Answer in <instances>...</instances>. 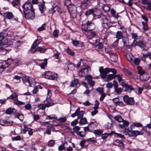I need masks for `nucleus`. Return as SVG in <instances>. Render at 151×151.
Segmentation results:
<instances>
[{"instance_id": "f257e3e1", "label": "nucleus", "mask_w": 151, "mask_h": 151, "mask_svg": "<svg viewBox=\"0 0 151 151\" xmlns=\"http://www.w3.org/2000/svg\"><path fill=\"white\" fill-rule=\"evenodd\" d=\"M99 71L101 78L103 79H106L105 81H109L114 78L115 74L117 73L116 70L114 68H106L104 69L102 67L100 68Z\"/></svg>"}, {"instance_id": "f03ea898", "label": "nucleus", "mask_w": 151, "mask_h": 151, "mask_svg": "<svg viewBox=\"0 0 151 151\" xmlns=\"http://www.w3.org/2000/svg\"><path fill=\"white\" fill-rule=\"evenodd\" d=\"M82 29L85 32L92 31L95 28L94 24L91 21H88L86 24H82L81 25Z\"/></svg>"}, {"instance_id": "7ed1b4c3", "label": "nucleus", "mask_w": 151, "mask_h": 151, "mask_svg": "<svg viewBox=\"0 0 151 151\" xmlns=\"http://www.w3.org/2000/svg\"><path fill=\"white\" fill-rule=\"evenodd\" d=\"M114 119L115 121L121 123L119 125V127L121 128H123L125 126H127L129 125V122L127 121L124 120L120 116L117 115L116 116L114 117Z\"/></svg>"}, {"instance_id": "20e7f679", "label": "nucleus", "mask_w": 151, "mask_h": 151, "mask_svg": "<svg viewBox=\"0 0 151 151\" xmlns=\"http://www.w3.org/2000/svg\"><path fill=\"white\" fill-rule=\"evenodd\" d=\"M44 76L47 79L53 80L57 77L58 75L51 71H47L45 72Z\"/></svg>"}, {"instance_id": "39448f33", "label": "nucleus", "mask_w": 151, "mask_h": 151, "mask_svg": "<svg viewBox=\"0 0 151 151\" xmlns=\"http://www.w3.org/2000/svg\"><path fill=\"white\" fill-rule=\"evenodd\" d=\"M22 81L26 85L29 86H30L31 84L35 82V79L27 76L23 77Z\"/></svg>"}, {"instance_id": "423d86ee", "label": "nucleus", "mask_w": 151, "mask_h": 151, "mask_svg": "<svg viewBox=\"0 0 151 151\" xmlns=\"http://www.w3.org/2000/svg\"><path fill=\"white\" fill-rule=\"evenodd\" d=\"M128 35V33L127 31H126L125 29L123 30V31H118L116 33V37L118 40L120 39H124V38L125 37H127Z\"/></svg>"}, {"instance_id": "0eeeda50", "label": "nucleus", "mask_w": 151, "mask_h": 151, "mask_svg": "<svg viewBox=\"0 0 151 151\" xmlns=\"http://www.w3.org/2000/svg\"><path fill=\"white\" fill-rule=\"evenodd\" d=\"M51 95L52 94L50 90L49 89H47V94L46 99L47 103L45 104L46 105V106H47V107L51 106L54 104L53 103V101L50 98Z\"/></svg>"}, {"instance_id": "6e6552de", "label": "nucleus", "mask_w": 151, "mask_h": 151, "mask_svg": "<svg viewBox=\"0 0 151 151\" xmlns=\"http://www.w3.org/2000/svg\"><path fill=\"white\" fill-rule=\"evenodd\" d=\"M132 45L133 46L138 45L143 50H145L146 43L145 42H144L142 40H139L138 41H137V40L136 41L135 40L133 41Z\"/></svg>"}, {"instance_id": "1a4fd4ad", "label": "nucleus", "mask_w": 151, "mask_h": 151, "mask_svg": "<svg viewBox=\"0 0 151 151\" xmlns=\"http://www.w3.org/2000/svg\"><path fill=\"white\" fill-rule=\"evenodd\" d=\"M22 8L23 12L34 10L33 7V5L30 2H26L22 6Z\"/></svg>"}, {"instance_id": "9d476101", "label": "nucleus", "mask_w": 151, "mask_h": 151, "mask_svg": "<svg viewBox=\"0 0 151 151\" xmlns=\"http://www.w3.org/2000/svg\"><path fill=\"white\" fill-rule=\"evenodd\" d=\"M25 18L27 19H32L35 17L34 10L24 12Z\"/></svg>"}, {"instance_id": "9b49d317", "label": "nucleus", "mask_w": 151, "mask_h": 151, "mask_svg": "<svg viewBox=\"0 0 151 151\" xmlns=\"http://www.w3.org/2000/svg\"><path fill=\"white\" fill-rule=\"evenodd\" d=\"M98 10V9L96 7L93 8L86 11L85 13V15L86 16H88L91 14H92L94 17H95L96 16L95 13Z\"/></svg>"}, {"instance_id": "f8f14e48", "label": "nucleus", "mask_w": 151, "mask_h": 151, "mask_svg": "<svg viewBox=\"0 0 151 151\" xmlns=\"http://www.w3.org/2000/svg\"><path fill=\"white\" fill-rule=\"evenodd\" d=\"M4 17L7 19H12L16 22L18 21L17 18H15L14 16L11 12H6L4 13Z\"/></svg>"}, {"instance_id": "ddd939ff", "label": "nucleus", "mask_w": 151, "mask_h": 151, "mask_svg": "<svg viewBox=\"0 0 151 151\" xmlns=\"http://www.w3.org/2000/svg\"><path fill=\"white\" fill-rule=\"evenodd\" d=\"M124 101L127 104L133 105L134 103V101L133 98L129 97L127 95L124 96L123 98Z\"/></svg>"}, {"instance_id": "4468645a", "label": "nucleus", "mask_w": 151, "mask_h": 151, "mask_svg": "<svg viewBox=\"0 0 151 151\" xmlns=\"http://www.w3.org/2000/svg\"><path fill=\"white\" fill-rule=\"evenodd\" d=\"M101 18L102 27L104 28L108 29L110 26L108 23V20L106 17L104 15Z\"/></svg>"}, {"instance_id": "2eb2a0df", "label": "nucleus", "mask_w": 151, "mask_h": 151, "mask_svg": "<svg viewBox=\"0 0 151 151\" xmlns=\"http://www.w3.org/2000/svg\"><path fill=\"white\" fill-rule=\"evenodd\" d=\"M97 33L96 31H88L86 34L87 38L89 39H91L97 36Z\"/></svg>"}, {"instance_id": "dca6fc26", "label": "nucleus", "mask_w": 151, "mask_h": 151, "mask_svg": "<svg viewBox=\"0 0 151 151\" xmlns=\"http://www.w3.org/2000/svg\"><path fill=\"white\" fill-rule=\"evenodd\" d=\"M142 4L147 6V9L151 11V0H141Z\"/></svg>"}, {"instance_id": "f3484780", "label": "nucleus", "mask_w": 151, "mask_h": 151, "mask_svg": "<svg viewBox=\"0 0 151 151\" xmlns=\"http://www.w3.org/2000/svg\"><path fill=\"white\" fill-rule=\"evenodd\" d=\"M71 2L70 0H65V1L64 4L66 5L70 11H72L73 9H72L71 7H74V9H75V7L74 5H70Z\"/></svg>"}, {"instance_id": "a211bd4d", "label": "nucleus", "mask_w": 151, "mask_h": 151, "mask_svg": "<svg viewBox=\"0 0 151 151\" xmlns=\"http://www.w3.org/2000/svg\"><path fill=\"white\" fill-rule=\"evenodd\" d=\"M8 33L6 30H3L0 33V42L5 39L8 35Z\"/></svg>"}, {"instance_id": "6ab92c4d", "label": "nucleus", "mask_w": 151, "mask_h": 151, "mask_svg": "<svg viewBox=\"0 0 151 151\" xmlns=\"http://www.w3.org/2000/svg\"><path fill=\"white\" fill-rule=\"evenodd\" d=\"M114 145L119 146L120 147V149H122L124 148V145L123 142L118 139H116L115 141Z\"/></svg>"}, {"instance_id": "aec40b11", "label": "nucleus", "mask_w": 151, "mask_h": 151, "mask_svg": "<svg viewBox=\"0 0 151 151\" xmlns=\"http://www.w3.org/2000/svg\"><path fill=\"white\" fill-rule=\"evenodd\" d=\"M45 4V2L43 1L42 3H40L39 4V9L42 13H43L46 10V6Z\"/></svg>"}, {"instance_id": "412c9836", "label": "nucleus", "mask_w": 151, "mask_h": 151, "mask_svg": "<svg viewBox=\"0 0 151 151\" xmlns=\"http://www.w3.org/2000/svg\"><path fill=\"white\" fill-rule=\"evenodd\" d=\"M12 122L2 119L0 120V124L2 126H10Z\"/></svg>"}, {"instance_id": "4be33fe9", "label": "nucleus", "mask_w": 151, "mask_h": 151, "mask_svg": "<svg viewBox=\"0 0 151 151\" xmlns=\"http://www.w3.org/2000/svg\"><path fill=\"white\" fill-rule=\"evenodd\" d=\"M98 124V123L96 122H91L88 124V126H89L90 128V130H92L96 128Z\"/></svg>"}, {"instance_id": "5701e85b", "label": "nucleus", "mask_w": 151, "mask_h": 151, "mask_svg": "<svg viewBox=\"0 0 151 151\" xmlns=\"http://www.w3.org/2000/svg\"><path fill=\"white\" fill-rule=\"evenodd\" d=\"M79 81L78 79L75 78L71 82L70 86L71 87H76Z\"/></svg>"}, {"instance_id": "b1692460", "label": "nucleus", "mask_w": 151, "mask_h": 151, "mask_svg": "<svg viewBox=\"0 0 151 151\" xmlns=\"http://www.w3.org/2000/svg\"><path fill=\"white\" fill-rule=\"evenodd\" d=\"M72 43L74 46H82L83 45V43L81 42H80L79 41L77 40H72Z\"/></svg>"}, {"instance_id": "393cba45", "label": "nucleus", "mask_w": 151, "mask_h": 151, "mask_svg": "<svg viewBox=\"0 0 151 151\" xmlns=\"http://www.w3.org/2000/svg\"><path fill=\"white\" fill-rule=\"evenodd\" d=\"M15 62L14 61L11 59H8L6 61L5 63H3L5 65H6L7 67L9 65H11V64H14Z\"/></svg>"}, {"instance_id": "a878e982", "label": "nucleus", "mask_w": 151, "mask_h": 151, "mask_svg": "<svg viewBox=\"0 0 151 151\" xmlns=\"http://www.w3.org/2000/svg\"><path fill=\"white\" fill-rule=\"evenodd\" d=\"M11 42L8 41V39H5L4 41L2 40L0 43L5 47H7L10 45Z\"/></svg>"}, {"instance_id": "bb28decb", "label": "nucleus", "mask_w": 151, "mask_h": 151, "mask_svg": "<svg viewBox=\"0 0 151 151\" xmlns=\"http://www.w3.org/2000/svg\"><path fill=\"white\" fill-rule=\"evenodd\" d=\"M93 132L96 136H100L103 134V130L102 129H97L94 130Z\"/></svg>"}, {"instance_id": "cd10ccee", "label": "nucleus", "mask_w": 151, "mask_h": 151, "mask_svg": "<svg viewBox=\"0 0 151 151\" xmlns=\"http://www.w3.org/2000/svg\"><path fill=\"white\" fill-rule=\"evenodd\" d=\"M47 49L45 47H37V50L36 51H39L41 53H43L46 51Z\"/></svg>"}, {"instance_id": "c85d7f7f", "label": "nucleus", "mask_w": 151, "mask_h": 151, "mask_svg": "<svg viewBox=\"0 0 151 151\" xmlns=\"http://www.w3.org/2000/svg\"><path fill=\"white\" fill-rule=\"evenodd\" d=\"M149 75L145 73L140 76V78L142 81H146L149 78Z\"/></svg>"}, {"instance_id": "c756f323", "label": "nucleus", "mask_w": 151, "mask_h": 151, "mask_svg": "<svg viewBox=\"0 0 151 151\" xmlns=\"http://www.w3.org/2000/svg\"><path fill=\"white\" fill-rule=\"evenodd\" d=\"M47 59H45L44 60V63H41L39 64V65L42 69H44L46 67L47 63Z\"/></svg>"}, {"instance_id": "7c9ffc66", "label": "nucleus", "mask_w": 151, "mask_h": 151, "mask_svg": "<svg viewBox=\"0 0 151 151\" xmlns=\"http://www.w3.org/2000/svg\"><path fill=\"white\" fill-rule=\"evenodd\" d=\"M41 41L40 39L36 40L33 42L32 45V48H34L35 47H37V46L40 44Z\"/></svg>"}, {"instance_id": "2f4dec72", "label": "nucleus", "mask_w": 151, "mask_h": 151, "mask_svg": "<svg viewBox=\"0 0 151 151\" xmlns=\"http://www.w3.org/2000/svg\"><path fill=\"white\" fill-rule=\"evenodd\" d=\"M122 41L123 42L124 46L126 47V48L127 49H131L132 47L135 46L132 45V43L130 45H127V42L124 40V39H122Z\"/></svg>"}, {"instance_id": "473e14b6", "label": "nucleus", "mask_w": 151, "mask_h": 151, "mask_svg": "<svg viewBox=\"0 0 151 151\" xmlns=\"http://www.w3.org/2000/svg\"><path fill=\"white\" fill-rule=\"evenodd\" d=\"M137 68L138 72L139 74L141 75V76L145 73V71L142 69L141 67L138 66L137 67Z\"/></svg>"}, {"instance_id": "72a5a7b5", "label": "nucleus", "mask_w": 151, "mask_h": 151, "mask_svg": "<svg viewBox=\"0 0 151 151\" xmlns=\"http://www.w3.org/2000/svg\"><path fill=\"white\" fill-rule=\"evenodd\" d=\"M65 51L68 54L70 55L73 56L75 55V52L73 51L69 48L65 49Z\"/></svg>"}, {"instance_id": "f704fd0d", "label": "nucleus", "mask_w": 151, "mask_h": 151, "mask_svg": "<svg viewBox=\"0 0 151 151\" xmlns=\"http://www.w3.org/2000/svg\"><path fill=\"white\" fill-rule=\"evenodd\" d=\"M15 110V109H14L9 108L6 110V114H11L13 112H14V111Z\"/></svg>"}, {"instance_id": "c9c22d12", "label": "nucleus", "mask_w": 151, "mask_h": 151, "mask_svg": "<svg viewBox=\"0 0 151 151\" xmlns=\"http://www.w3.org/2000/svg\"><path fill=\"white\" fill-rule=\"evenodd\" d=\"M10 98L15 101L18 99L17 95L15 93H13L10 96Z\"/></svg>"}, {"instance_id": "e433bc0d", "label": "nucleus", "mask_w": 151, "mask_h": 151, "mask_svg": "<svg viewBox=\"0 0 151 151\" xmlns=\"http://www.w3.org/2000/svg\"><path fill=\"white\" fill-rule=\"evenodd\" d=\"M16 117L18 118L21 121H22L24 119L23 115L21 114H17Z\"/></svg>"}, {"instance_id": "4c0bfd02", "label": "nucleus", "mask_w": 151, "mask_h": 151, "mask_svg": "<svg viewBox=\"0 0 151 151\" xmlns=\"http://www.w3.org/2000/svg\"><path fill=\"white\" fill-rule=\"evenodd\" d=\"M126 56L127 60L129 61L130 62H132L133 61V58L134 57L131 54H128L126 55Z\"/></svg>"}, {"instance_id": "58836bf2", "label": "nucleus", "mask_w": 151, "mask_h": 151, "mask_svg": "<svg viewBox=\"0 0 151 151\" xmlns=\"http://www.w3.org/2000/svg\"><path fill=\"white\" fill-rule=\"evenodd\" d=\"M131 35H132V38L134 39V40H135L136 41H137L138 37L137 34L136 33L133 32L131 33Z\"/></svg>"}, {"instance_id": "ea45409f", "label": "nucleus", "mask_w": 151, "mask_h": 151, "mask_svg": "<svg viewBox=\"0 0 151 151\" xmlns=\"http://www.w3.org/2000/svg\"><path fill=\"white\" fill-rule=\"evenodd\" d=\"M133 90V88L131 86L127 85V86L125 87L124 91H125L127 92H130L131 91Z\"/></svg>"}, {"instance_id": "a19ab883", "label": "nucleus", "mask_w": 151, "mask_h": 151, "mask_svg": "<svg viewBox=\"0 0 151 151\" xmlns=\"http://www.w3.org/2000/svg\"><path fill=\"white\" fill-rule=\"evenodd\" d=\"M37 107L39 108V109L44 110L46 107H47V106H46V105L45 104H38Z\"/></svg>"}, {"instance_id": "79ce46f5", "label": "nucleus", "mask_w": 151, "mask_h": 151, "mask_svg": "<svg viewBox=\"0 0 151 151\" xmlns=\"http://www.w3.org/2000/svg\"><path fill=\"white\" fill-rule=\"evenodd\" d=\"M142 23L143 25V29L145 31L147 30L148 29V27L147 23L144 22H142Z\"/></svg>"}, {"instance_id": "37998d69", "label": "nucleus", "mask_w": 151, "mask_h": 151, "mask_svg": "<svg viewBox=\"0 0 151 151\" xmlns=\"http://www.w3.org/2000/svg\"><path fill=\"white\" fill-rule=\"evenodd\" d=\"M132 133L134 136H136L138 135H142L144 134V133L142 132H139L137 131H133Z\"/></svg>"}, {"instance_id": "c03bdc74", "label": "nucleus", "mask_w": 151, "mask_h": 151, "mask_svg": "<svg viewBox=\"0 0 151 151\" xmlns=\"http://www.w3.org/2000/svg\"><path fill=\"white\" fill-rule=\"evenodd\" d=\"M7 52V50L4 49L3 47H0V54L1 55H4Z\"/></svg>"}, {"instance_id": "a18cd8bd", "label": "nucleus", "mask_w": 151, "mask_h": 151, "mask_svg": "<svg viewBox=\"0 0 151 151\" xmlns=\"http://www.w3.org/2000/svg\"><path fill=\"white\" fill-rule=\"evenodd\" d=\"M80 119V120L79 122V123L80 124H85L87 123V121L86 119L85 118H81Z\"/></svg>"}, {"instance_id": "49530a36", "label": "nucleus", "mask_w": 151, "mask_h": 151, "mask_svg": "<svg viewBox=\"0 0 151 151\" xmlns=\"http://www.w3.org/2000/svg\"><path fill=\"white\" fill-rule=\"evenodd\" d=\"M14 104L18 106L24 105L25 104L24 102L19 101L18 99L14 101Z\"/></svg>"}, {"instance_id": "de8ad7c7", "label": "nucleus", "mask_w": 151, "mask_h": 151, "mask_svg": "<svg viewBox=\"0 0 151 151\" xmlns=\"http://www.w3.org/2000/svg\"><path fill=\"white\" fill-rule=\"evenodd\" d=\"M104 10L106 12L109 11L110 9V7L107 4H104L103 7Z\"/></svg>"}, {"instance_id": "09e8293b", "label": "nucleus", "mask_w": 151, "mask_h": 151, "mask_svg": "<svg viewBox=\"0 0 151 151\" xmlns=\"http://www.w3.org/2000/svg\"><path fill=\"white\" fill-rule=\"evenodd\" d=\"M55 144V141L53 140H51L48 141L47 145L50 147H53Z\"/></svg>"}, {"instance_id": "8fccbe9b", "label": "nucleus", "mask_w": 151, "mask_h": 151, "mask_svg": "<svg viewBox=\"0 0 151 151\" xmlns=\"http://www.w3.org/2000/svg\"><path fill=\"white\" fill-rule=\"evenodd\" d=\"M84 113V112L83 111H80L78 113V119H81L82 118Z\"/></svg>"}, {"instance_id": "3c124183", "label": "nucleus", "mask_w": 151, "mask_h": 151, "mask_svg": "<svg viewBox=\"0 0 151 151\" xmlns=\"http://www.w3.org/2000/svg\"><path fill=\"white\" fill-rule=\"evenodd\" d=\"M46 29V24H43L42 26L37 29V31L39 32L45 30Z\"/></svg>"}, {"instance_id": "603ef678", "label": "nucleus", "mask_w": 151, "mask_h": 151, "mask_svg": "<svg viewBox=\"0 0 151 151\" xmlns=\"http://www.w3.org/2000/svg\"><path fill=\"white\" fill-rule=\"evenodd\" d=\"M77 134V135L80 136L81 137H84L86 135V133L84 132L80 131L78 132Z\"/></svg>"}, {"instance_id": "864d4df0", "label": "nucleus", "mask_w": 151, "mask_h": 151, "mask_svg": "<svg viewBox=\"0 0 151 151\" xmlns=\"http://www.w3.org/2000/svg\"><path fill=\"white\" fill-rule=\"evenodd\" d=\"M48 134V135H50L51 134L50 128L49 126L47 127L46 132L44 133V134Z\"/></svg>"}, {"instance_id": "5fc2aeb1", "label": "nucleus", "mask_w": 151, "mask_h": 151, "mask_svg": "<svg viewBox=\"0 0 151 151\" xmlns=\"http://www.w3.org/2000/svg\"><path fill=\"white\" fill-rule=\"evenodd\" d=\"M80 108H78L77 110H76L75 112L72 114L71 115V116L72 117H74L76 116H78V113L80 111Z\"/></svg>"}, {"instance_id": "6e6d98bb", "label": "nucleus", "mask_w": 151, "mask_h": 151, "mask_svg": "<svg viewBox=\"0 0 151 151\" xmlns=\"http://www.w3.org/2000/svg\"><path fill=\"white\" fill-rule=\"evenodd\" d=\"M133 61L136 65H137L139 64L140 60L139 58H135Z\"/></svg>"}, {"instance_id": "4d7b16f0", "label": "nucleus", "mask_w": 151, "mask_h": 151, "mask_svg": "<svg viewBox=\"0 0 151 151\" xmlns=\"http://www.w3.org/2000/svg\"><path fill=\"white\" fill-rule=\"evenodd\" d=\"M114 89L115 92L118 94H120L123 90V88H122L117 87Z\"/></svg>"}, {"instance_id": "13d9d810", "label": "nucleus", "mask_w": 151, "mask_h": 151, "mask_svg": "<svg viewBox=\"0 0 151 151\" xmlns=\"http://www.w3.org/2000/svg\"><path fill=\"white\" fill-rule=\"evenodd\" d=\"M112 134H107L105 133L101 135V138L103 139H105L108 136L111 135Z\"/></svg>"}, {"instance_id": "bf43d9fd", "label": "nucleus", "mask_w": 151, "mask_h": 151, "mask_svg": "<svg viewBox=\"0 0 151 151\" xmlns=\"http://www.w3.org/2000/svg\"><path fill=\"white\" fill-rule=\"evenodd\" d=\"M86 141L88 142H91L94 143L97 142L96 139L95 137H92L88 139H86Z\"/></svg>"}, {"instance_id": "052dcab7", "label": "nucleus", "mask_w": 151, "mask_h": 151, "mask_svg": "<svg viewBox=\"0 0 151 151\" xmlns=\"http://www.w3.org/2000/svg\"><path fill=\"white\" fill-rule=\"evenodd\" d=\"M66 150L65 148V144H62L60 145L58 147V150L60 151H61L63 150Z\"/></svg>"}, {"instance_id": "680f3d73", "label": "nucleus", "mask_w": 151, "mask_h": 151, "mask_svg": "<svg viewBox=\"0 0 151 151\" xmlns=\"http://www.w3.org/2000/svg\"><path fill=\"white\" fill-rule=\"evenodd\" d=\"M145 131V134L146 136L147 137L150 136V131H147V129L145 128H144L143 129H142L141 131Z\"/></svg>"}, {"instance_id": "e2e57ef3", "label": "nucleus", "mask_w": 151, "mask_h": 151, "mask_svg": "<svg viewBox=\"0 0 151 151\" xmlns=\"http://www.w3.org/2000/svg\"><path fill=\"white\" fill-rule=\"evenodd\" d=\"M114 134L116 135H117V136L119 138H120L121 139H125V137L124 136L120 134L117 133H116L115 132H112Z\"/></svg>"}, {"instance_id": "0e129e2a", "label": "nucleus", "mask_w": 151, "mask_h": 151, "mask_svg": "<svg viewBox=\"0 0 151 151\" xmlns=\"http://www.w3.org/2000/svg\"><path fill=\"white\" fill-rule=\"evenodd\" d=\"M12 3L14 6L18 5L19 4V0H14Z\"/></svg>"}, {"instance_id": "69168bd1", "label": "nucleus", "mask_w": 151, "mask_h": 151, "mask_svg": "<svg viewBox=\"0 0 151 151\" xmlns=\"http://www.w3.org/2000/svg\"><path fill=\"white\" fill-rule=\"evenodd\" d=\"M78 75L80 77H83L86 75L83 71L82 69H81L78 72Z\"/></svg>"}, {"instance_id": "338daca9", "label": "nucleus", "mask_w": 151, "mask_h": 151, "mask_svg": "<svg viewBox=\"0 0 151 151\" xmlns=\"http://www.w3.org/2000/svg\"><path fill=\"white\" fill-rule=\"evenodd\" d=\"M58 121L61 122H65L67 120L66 117L60 118L58 119Z\"/></svg>"}, {"instance_id": "774afa93", "label": "nucleus", "mask_w": 151, "mask_h": 151, "mask_svg": "<svg viewBox=\"0 0 151 151\" xmlns=\"http://www.w3.org/2000/svg\"><path fill=\"white\" fill-rule=\"evenodd\" d=\"M95 102L96 103L95 104L93 108L94 109H97L99 108V103L97 100H96Z\"/></svg>"}]
</instances>
